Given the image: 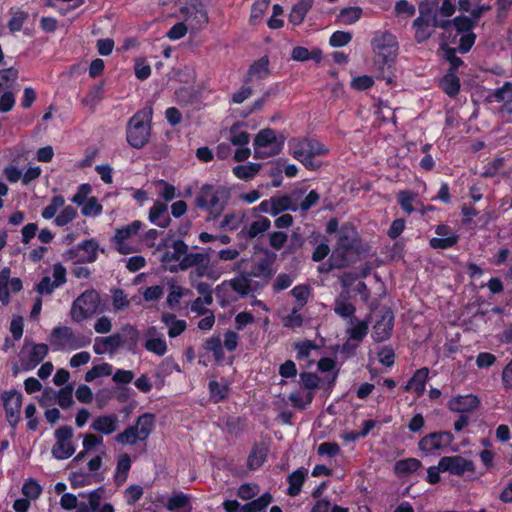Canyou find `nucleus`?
Returning <instances> with one entry per match:
<instances>
[{
    "label": "nucleus",
    "mask_w": 512,
    "mask_h": 512,
    "mask_svg": "<svg viewBox=\"0 0 512 512\" xmlns=\"http://www.w3.org/2000/svg\"><path fill=\"white\" fill-rule=\"evenodd\" d=\"M360 241L353 227L344 225L339 231V237L329 262L330 268H343L357 261Z\"/></svg>",
    "instance_id": "1"
},
{
    "label": "nucleus",
    "mask_w": 512,
    "mask_h": 512,
    "mask_svg": "<svg viewBox=\"0 0 512 512\" xmlns=\"http://www.w3.org/2000/svg\"><path fill=\"white\" fill-rule=\"evenodd\" d=\"M152 113V107H147L136 112L128 121L126 138L133 148L141 149L149 142Z\"/></svg>",
    "instance_id": "2"
},
{
    "label": "nucleus",
    "mask_w": 512,
    "mask_h": 512,
    "mask_svg": "<svg viewBox=\"0 0 512 512\" xmlns=\"http://www.w3.org/2000/svg\"><path fill=\"white\" fill-rule=\"evenodd\" d=\"M328 148L325 147L316 139L303 138L293 143V157L301 162L308 170H318L321 167V162L315 160L316 156L325 155L328 153Z\"/></svg>",
    "instance_id": "3"
},
{
    "label": "nucleus",
    "mask_w": 512,
    "mask_h": 512,
    "mask_svg": "<svg viewBox=\"0 0 512 512\" xmlns=\"http://www.w3.org/2000/svg\"><path fill=\"white\" fill-rule=\"evenodd\" d=\"M154 427L155 415L146 412L137 418L135 425H130L123 432L117 434L115 440L120 444L134 445L138 441L147 440Z\"/></svg>",
    "instance_id": "4"
},
{
    "label": "nucleus",
    "mask_w": 512,
    "mask_h": 512,
    "mask_svg": "<svg viewBox=\"0 0 512 512\" xmlns=\"http://www.w3.org/2000/svg\"><path fill=\"white\" fill-rule=\"evenodd\" d=\"M100 305V295L94 289L84 291L73 302L70 310L71 318L81 322L94 315Z\"/></svg>",
    "instance_id": "5"
},
{
    "label": "nucleus",
    "mask_w": 512,
    "mask_h": 512,
    "mask_svg": "<svg viewBox=\"0 0 512 512\" xmlns=\"http://www.w3.org/2000/svg\"><path fill=\"white\" fill-rule=\"evenodd\" d=\"M374 50L376 53L375 64L382 70L384 66L391 68L398 50L395 37L388 32L383 33L379 38L374 40Z\"/></svg>",
    "instance_id": "6"
},
{
    "label": "nucleus",
    "mask_w": 512,
    "mask_h": 512,
    "mask_svg": "<svg viewBox=\"0 0 512 512\" xmlns=\"http://www.w3.org/2000/svg\"><path fill=\"white\" fill-rule=\"evenodd\" d=\"M54 436L56 441L51 449L52 456L57 460L71 457L76 451L73 428L68 425L60 426L55 430Z\"/></svg>",
    "instance_id": "7"
},
{
    "label": "nucleus",
    "mask_w": 512,
    "mask_h": 512,
    "mask_svg": "<svg viewBox=\"0 0 512 512\" xmlns=\"http://www.w3.org/2000/svg\"><path fill=\"white\" fill-rule=\"evenodd\" d=\"M3 407L5 409L6 419L12 427L20 421L22 395L19 391L12 389L2 394Z\"/></svg>",
    "instance_id": "8"
},
{
    "label": "nucleus",
    "mask_w": 512,
    "mask_h": 512,
    "mask_svg": "<svg viewBox=\"0 0 512 512\" xmlns=\"http://www.w3.org/2000/svg\"><path fill=\"white\" fill-rule=\"evenodd\" d=\"M48 346L46 344L25 345L22 348L20 361L24 370L35 368L47 355Z\"/></svg>",
    "instance_id": "9"
},
{
    "label": "nucleus",
    "mask_w": 512,
    "mask_h": 512,
    "mask_svg": "<svg viewBox=\"0 0 512 512\" xmlns=\"http://www.w3.org/2000/svg\"><path fill=\"white\" fill-rule=\"evenodd\" d=\"M442 471H448L454 475H463L465 472H474V463L462 456H445L440 459Z\"/></svg>",
    "instance_id": "10"
},
{
    "label": "nucleus",
    "mask_w": 512,
    "mask_h": 512,
    "mask_svg": "<svg viewBox=\"0 0 512 512\" xmlns=\"http://www.w3.org/2000/svg\"><path fill=\"white\" fill-rule=\"evenodd\" d=\"M454 437L450 432H433L419 441V448L425 452L439 450L451 444Z\"/></svg>",
    "instance_id": "11"
},
{
    "label": "nucleus",
    "mask_w": 512,
    "mask_h": 512,
    "mask_svg": "<svg viewBox=\"0 0 512 512\" xmlns=\"http://www.w3.org/2000/svg\"><path fill=\"white\" fill-rule=\"evenodd\" d=\"M119 348H124L129 352L135 353L138 347L140 333L137 328L131 324H125L120 331L115 333Z\"/></svg>",
    "instance_id": "12"
},
{
    "label": "nucleus",
    "mask_w": 512,
    "mask_h": 512,
    "mask_svg": "<svg viewBox=\"0 0 512 512\" xmlns=\"http://www.w3.org/2000/svg\"><path fill=\"white\" fill-rule=\"evenodd\" d=\"M50 343L55 349L75 347L76 337L70 327L60 326L52 330L50 335Z\"/></svg>",
    "instance_id": "13"
},
{
    "label": "nucleus",
    "mask_w": 512,
    "mask_h": 512,
    "mask_svg": "<svg viewBox=\"0 0 512 512\" xmlns=\"http://www.w3.org/2000/svg\"><path fill=\"white\" fill-rule=\"evenodd\" d=\"M276 142V135L272 129L266 128L261 130L254 139L255 157L271 156L277 153V150L265 152L262 149L269 147Z\"/></svg>",
    "instance_id": "14"
},
{
    "label": "nucleus",
    "mask_w": 512,
    "mask_h": 512,
    "mask_svg": "<svg viewBox=\"0 0 512 512\" xmlns=\"http://www.w3.org/2000/svg\"><path fill=\"white\" fill-rule=\"evenodd\" d=\"M230 193L225 187H218L215 190V194L210 197L209 206L205 208L209 211L210 218L216 219L225 209V206L229 200Z\"/></svg>",
    "instance_id": "15"
},
{
    "label": "nucleus",
    "mask_w": 512,
    "mask_h": 512,
    "mask_svg": "<svg viewBox=\"0 0 512 512\" xmlns=\"http://www.w3.org/2000/svg\"><path fill=\"white\" fill-rule=\"evenodd\" d=\"M394 315L392 311L386 310L380 320H378L373 327V335L377 342H382L388 339L393 329Z\"/></svg>",
    "instance_id": "16"
},
{
    "label": "nucleus",
    "mask_w": 512,
    "mask_h": 512,
    "mask_svg": "<svg viewBox=\"0 0 512 512\" xmlns=\"http://www.w3.org/2000/svg\"><path fill=\"white\" fill-rule=\"evenodd\" d=\"M118 424L116 414L100 415L92 421L91 429L103 435H110L118 430Z\"/></svg>",
    "instance_id": "17"
},
{
    "label": "nucleus",
    "mask_w": 512,
    "mask_h": 512,
    "mask_svg": "<svg viewBox=\"0 0 512 512\" xmlns=\"http://www.w3.org/2000/svg\"><path fill=\"white\" fill-rule=\"evenodd\" d=\"M480 404V401L477 396L469 394L464 396H456L453 397L449 403L448 407L451 411L458 413H466L475 410Z\"/></svg>",
    "instance_id": "18"
},
{
    "label": "nucleus",
    "mask_w": 512,
    "mask_h": 512,
    "mask_svg": "<svg viewBox=\"0 0 512 512\" xmlns=\"http://www.w3.org/2000/svg\"><path fill=\"white\" fill-rule=\"evenodd\" d=\"M264 255L265 257L254 267L250 276L263 277L269 280L274 275L272 266L275 263L277 256L274 252L269 250H264Z\"/></svg>",
    "instance_id": "19"
},
{
    "label": "nucleus",
    "mask_w": 512,
    "mask_h": 512,
    "mask_svg": "<svg viewBox=\"0 0 512 512\" xmlns=\"http://www.w3.org/2000/svg\"><path fill=\"white\" fill-rule=\"evenodd\" d=\"M167 210L165 203L156 201L149 211V220L161 228H167L171 223Z\"/></svg>",
    "instance_id": "20"
},
{
    "label": "nucleus",
    "mask_w": 512,
    "mask_h": 512,
    "mask_svg": "<svg viewBox=\"0 0 512 512\" xmlns=\"http://www.w3.org/2000/svg\"><path fill=\"white\" fill-rule=\"evenodd\" d=\"M269 63L268 56H263L254 61L248 69L246 82L252 81L253 79H264L269 76Z\"/></svg>",
    "instance_id": "21"
},
{
    "label": "nucleus",
    "mask_w": 512,
    "mask_h": 512,
    "mask_svg": "<svg viewBox=\"0 0 512 512\" xmlns=\"http://www.w3.org/2000/svg\"><path fill=\"white\" fill-rule=\"evenodd\" d=\"M349 291L345 290L335 300L334 312L342 318H350L354 315L356 308L349 302Z\"/></svg>",
    "instance_id": "22"
},
{
    "label": "nucleus",
    "mask_w": 512,
    "mask_h": 512,
    "mask_svg": "<svg viewBox=\"0 0 512 512\" xmlns=\"http://www.w3.org/2000/svg\"><path fill=\"white\" fill-rule=\"evenodd\" d=\"M119 348L116 334H112L107 337H98L95 339L93 350L97 355L105 353L114 354Z\"/></svg>",
    "instance_id": "23"
},
{
    "label": "nucleus",
    "mask_w": 512,
    "mask_h": 512,
    "mask_svg": "<svg viewBox=\"0 0 512 512\" xmlns=\"http://www.w3.org/2000/svg\"><path fill=\"white\" fill-rule=\"evenodd\" d=\"M429 370L426 367L418 369L412 378L408 381L405 390H413L418 396H421L425 391V384L428 379Z\"/></svg>",
    "instance_id": "24"
},
{
    "label": "nucleus",
    "mask_w": 512,
    "mask_h": 512,
    "mask_svg": "<svg viewBox=\"0 0 512 512\" xmlns=\"http://www.w3.org/2000/svg\"><path fill=\"white\" fill-rule=\"evenodd\" d=\"M306 475L307 470L305 468H299L298 470L294 471L288 476L287 480L289 483V487L287 490V494L289 496L295 497L300 493Z\"/></svg>",
    "instance_id": "25"
},
{
    "label": "nucleus",
    "mask_w": 512,
    "mask_h": 512,
    "mask_svg": "<svg viewBox=\"0 0 512 512\" xmlns=\"http://www.w3.org/2000/svg\"><path fill=\"white\" fill-rule=\"evenodd\" d=\"M130 468V456L126 453L120 455L117 461L116 473L114 476V481L117 486H121L127 480Z\"/></svg>",
    "instance_id": "26"
},
{
    "label": "nucleus",
    "mask_w": 512,
    "mask_h": 512,
    "mask_svg": "<svg viewBox=\"0 0 512 512\" xmlns=\"http://www.w3.org/2000/svg\"><path fill=\"white\" fill-rule=\"evenodd\" d=\"M270 226V220L266 217H261L259 220L254 221L248 228L243 229L240 235L253 239L269 230Z\"/></svg>",
    "instance_id": "27"
},
{
    "label": "nucleus",
    "mask_w": 512,
    "mask_h": 512,
    "mask_svg": "<svg viewBox=\"0 0 512 512\" xmlns=\"http://www.w3.org/2000/svg\"><path fill=\"white\" fill-rule=\"evenodd\" d=\"M209 257L204 253H190L185 254L179 263V269L182 271L196 265H207Z\"/></svg>",
    "instance_id": "28"
},
{
    "label": "nucleus",
    "mask_w": 512,
    "mask_h": 512,
    "mask_svg": "<svg viewBox=\"0 0 512 512\" xmlns=\"http://www.w3.org/2000/svg\"><path fill=\"white\" fill-rule=\"evenodd\" d=\"M267 456V448L264 445H254L248 457V468L251 470L258 469L265 461Z\"/></svg>",
    "instance_id": "29"
},
{
    "label": "nucleus",
    "mask_w": 512,
    "mask_h": 512,
    "mask_svg": "<svg viewBox=\"0 0 512 512\" xmlns=\"http://www.w3.org/2000/svg\"><path fill=\"white\" fill-rule=\"evenodd\" d=\"M173 252L167 251L161 257V262L169 263L172 261H178L188 251V246L183 240H176L172 244Z\"/></svg>",
    "instance_id": "30"
},
{
    "label": "nucleus",
    "mask_w": 512,
    "mask_h": 512,
    "mask_svg": "<svg viewBox=\"0 0 512 512\" xmlns=\"http://www.w3.org/2000/svg\"><path fill=\"white\" fill-rule=\"evenodd\" d=\"M215 190L216 188H214V186L211 184L202 185L195 197V206L202 210L208 208L210 197L215 194Z\"/></svg>",
    "instance_id": "31"
},
{
    "label": "nucleus",
    "mask_w": 512,
    "mask_h": 512,
    "mask_svg": "<svg viewBox=\"0 0 512 512\" xmlns=\"http://www.w3.org/2000/svg\"><path fill=\"white\" fill-rule=\"evenodd\" d=\"M270 5V0H256L251 8L249 22L252 25H257L262 21L264 14L267 12Z\"/></svg>",
    "instance_id": "32"
},
{
    "label": "nucleus",
    "mask_w": 512,
    "mask_h": 512,
    "mask_svg": "<svg viewBox=\"0 0 512 512\" xmlns=\"http://www.w3.org/2000/svg\"><path fill=\"white\" fill-rule=\"evenodd\" d=\"M273 500V497L270 493H264L258 499H255L243 506H241V511L245 512H260L264 510Z\"/></svg>",
    "instance_id": "33"
},
{
    "label": "nucleus",
    "mask_w": 512,
    "mask_h": 512,
    "mask_svg": "<svg viewBox=\"0 0 512 512\" xmlns=\"http://www.w3.org/2000/svg\"><path fill=\"white\" fill-rule=\"evenodd\" d=\"M415 28V39L418 43L424 42L430 38L432 32L429 30V21L422 16L416 18L413 22Z\"/></svg>",
    "instance_id": "34"
},
{
    "label": "nucleus",
    "mask_w": 512,
    "mask_h": 512,
    "mask_svg": "<svg viewBox=\"0 0 512 512\" xmlns=\"http://www.w3.org/2000/svg\"><path fill=\"white\" fill-rule=\"evenodd\" d=\"M271 200L273 206V216L278 215L279 213L286 210L296 211L298 209V206L293 203L292 198L287 195L282 197H272Z\"/></svg>",
    "instance_id": "35"
},
{
    "label": "nucleus",
    "mask_w": 512,
    "mask_h": 512,
    "mask_svg": "<svg viewBox=\"0 0 512 512\" xmlns=\"http://www.w3.org/2000/svg\"><path fill=\"white\" fill-rule=\"evenodd\" d=\"M421 462L415 458H407L404 460H399L394 465V470L399 475H404L408 473L415 472L418 468H420Z\"/></svg>",
    "instance_id": "36"
},
{
    "label": "nucleus",
    "mask_w": 512,
    "mask_h": 512,
    "mask_svg": "<svg viewBox=\"0 0 512 512\" xmlns=\"http://www.w3.org/2000/svg\"><path fill=\"white\" fill-rule=\"evenodd\" d=\"M141 227V221L135 220L124 227L116 229L115 235L113 237L118 240H127L133 235H136L141 229Z\"/></svg>",
    "instance_id": "37"
},
{
    "label": "nucleus",
    "mask_w": 512,
    "mask_h": 512,
    "mask_svg": "<svg viewBox=\"0 0 512 512\" xmlns=\"http://www.w3.org/2000/svg\"><path fill=\"white\" fill-rule=\"evenodd\" d=\"M261 169V164L251 163L248 165H239L233 168V173L240 179L248 180L254 177Z\"/></svg>",
    "instance_id": "38"
},
{
    "label": "nucleus",
    "mask_w": 512,
    "mask_h": 512,
    "mask_svg": "<svg viewBox=\"0 0 512 512\" xmlns=\"http://www.w3.org/2000/svg\"><path fill=\"white\" fill-rule=\"evenodd\" d=\"M205 349L213 353L217 362L224 359V351L222 348V340L220 336H212L205 341Z\"/></svg>",
    "instance_id": "39"
},
{
    "label": "nucleus",
    "mask_w": 512,
    "mask_h": 512,
    "mask_svg": "<svg viewBox=\"0 0 512 512\" xmlns=\"http://www.w3.org/2000/svg\"><path fill=\"white\" fill-rule=\"evenodd\" d=\"M112 373V366L108 363H102L100 365L93 366L89 371L85 374V381L92 382L96 378L102 376H109Z\"/></svg>",
    "instance_id": "40"
},
{
    "label": "nucleus",
    "mask_w": 512,
    "mask_h": 512,
    "mask_svg": "<svg viewBox=\"0 0 512 512\" xmlns=\"http://www.w3.org/2000/svg\"><path fill=\"white\" fill-rule=\"evenodd\" d=\"M442 89L444 92L453 97L459 93L460 80L453 74H447L442 80Z\"/></svg>",
    "instance_id": "41"
},
{
    "label": "nucleus",
    "mask_w": 512,
    "mask_h": 512,
    "mask_svg": "<svg viewBox=\"0 0 512 512\" xmlns=\"http://www.w3.org/2000/svg\"><path fill=\"white\" fill-rule=\"evenodd\" d=\"M18 78V71L14 68L0 70V93L12 87Z\"/></svg>",
    "instance_id": "42"
},
{
    "label": "nucleus",
    "mask_w": 512,
    "mask_h": 512,
    "mask_svg": "<svg viewBox=\"0 0 512 512\" xmlns=\"http://www.w3.org/2000/svg\"><path fill=\"white\" fill-rule=\"evenodd\" d=\"M356 322L357 324L355 326L348 329V333L350 339L361 342L368 333V323L367 321H357L356 319H351L352 324Z\"/></svg>",
    "instance_id": "43"
},
{
    "label": "nucleus",
    "mask_w": 512,
    "mask_h": 512,
    "mask_svg": "<svg viewBox=\"0 0 512 512\" xmlns=\"http://www.w3.org/2000/svg\"><path fill=\"white\" fill-rule=\"evenodd\" d=\"M10 278V269L3 268L0 271V301L2 304L7 305L10 301V295L8 290Z\"/></svg>",
    "instance_id": "44"
},
{
    "label": "nucleus",
    "mask_w": 512,
    "mask_h": 512,
    "mask_svg": "<svg viewBox=\"0 0 512 512\" xmlns=\"http://www.w3.org/2000/svg\"><path fill=\"white\" fill-rule=\"evenodd\" d=\"M22 493L29 500H35L41 495L42 487L35 479L30 478L23 484Z\"/></svg>",
    "instance_id": "45"
},
{
    "label": "nucleus",
    "mask_w": 512,
    "mask_h": 512,
    "mask_svg": "<svg viewBox=\"0 0 512 512\" xmlns=\"http://www.w3.org/2000/svg\"><path fill=\"white\" fill-rule=\"evenodd\" d=\"M144 347L147 351L156 354L157 356H163L167 352L166 342L162 338H148L144 343Z\"/></svg>",
    "instance_id": "46"
},
{
    "label": "nucleus",
    "mask_w": 512,
    "mask_h": 512,
    "mask_svg": "<svg viewBox=\"0 0 512 512\" xmlns=\"http://www.w3.org/2000/svg\"><path fill=\"white\" fill-rule=\"evenodd\" d=\"M112 305L115 311H121L130 305L127 295L120 288L112 289Z\"/></svg>",
    "instance_id": "47"
},
{
    "label": "nucleus",
    "mask_w": 512,
    "mask_h": 512,
    "mask_svg": "<svg viewBox=\"0 0 512 512\" xmlns=\"http://www.w3.org/2000/svg\"><path fill=\"white\" fill-rule=\"evenodd\" d=\"M72 393H73L72 385H66L65 387H63L59 390V392L57 394V402L61 408L67 409L74 404Z\"/></svg>",
    "instance_id": "48"
},
{
    "label": "nucleus",
    "mask_w": 512,
    "mask_h": 512,
    "mask_svg": "<svg viewBox=\"0 0 512 512\" xmlns=\"http://www.w3.org/2000/svg\"><path fill=\"white\" fill-rule=\"evenodd\" d=\"M230 286L235 292L245 296L250 292V279L246 275L236 277L230 281Z\"/></svg>",
    "instance_id": "49"
},
{
    "label": "nucleus",
    "mask_w": 512,
    "mask_h": 512,
    "mask_svg": "<svg viewBox=\"0 0 512 512\" xmlns=\"http://www.w3.org/2000/svg\"><path fill=\"white\" fill-rule=\"evenodd\" d=\"M509 98H512V83L505 82L502 87L496 89L491 95H489L488 100L492 101L491 99H494L497 102H502Z\"/></svg>",
    "instance_id": "50"
},
{
    "label": "nucleus",
    "mask_w": 512,
    "mask_h": 512,
    "mask_svg": "<svg viewBox=\"0 0 512 512\" xmlns=\"http://www.w3.org/2000/svg\"><path fill=\"white\" fill-rule=\"evenodd\" d=\"M230 141L235 146H244L249 143L250 136L246 131H239L237 125H233L230 129Z\"/></svg>",
    "instance_id": "51"
},
{
    "label": "nucleus",
    "mask_w": 512,
    "mask_h": 512,
    "mask_svg": "<svg viewBox=\"0 0 512 512\" xmlns=\"http://www.w3.org/2000/svg\"><path fill=\"white\" fill-rule=\"evenodd\" d=\"M81 212L84 216H96L102 212V205L95 197H91L84 202Z\"/></svg>",
    "instance_id": "52"
},
{
    "label": "nucleus",
    "mask_w": 512,
    "mask_h": 512,
    "mask_svg": "<svg viewBox=\"0 0 512 512\" xmlns=\"http://www.w3.org/2000/svg\"><path fill=\"white\" fill-rule=\"evenodd\" d=\"M362 14L360 7H348L340 11L339 17L343 19L345 24H352L356 22Z\"/></svg>",
    "instance_id": "53"
},
{
    "label": "nucleus",
    "mask_w": 512,
    "mask_h": 512,
    "mask_svg": "<svg viewBox=\"0 0 512 512\" xmlns=\"http://www.w3.org/2000/svg\"><path fill=\"white\" fill-rule=\"evenodd\" d=\"M189 504V497L183 493H178L170 497L167 501L166 508L169 511L184 508Z\"/></svg>",
    "instance_id": "54"
},
{
    "label": "nucleus",
    "mask_w": 512,
    "mask_h": 512,
    "mask_svg": "<svg viewBox=\"0 0 512 512\" xmlns=\"http://www.w3.org/2000/svg\"><path fill=\"white\" fill-rule=\"evenodd\" d=\"M458 32H468L470 31L476 24V22L472 19V17L467 16H458L451 21Z\"/></svg>",
    "instance_id": "55"
},
{
    "label": "nucleus",
    "mask_w": 512,
    "mask_h": 512,
    "mask_svg": "<svg viewBox=\"0 0 512 512\" xmlns=\"http://www.w3.org/2000/svg\"><path fill=\"white\" fill-rule=\"evenodd\" d=\"M77 215V211L72 206H66L55 218V223L58 226H65L70 223Z\"/></svg>",
    "instance_id": "56"
},
{
    "label": "nucleus",
    "mask_w": 512,
    "mask_h": 512,
    "mask_svg": "<svg viewBox=\"0 0 512 512\" xmlns=\"http://www.w3.org/2000/svg\"><path fill=\"white\" fill-rule=\"evenodd\" d=\"M28 14L24 11H17L8 22V28L12 33L22 29L23 23L27 20Z\"/></svg>",
    "instance_id": "57"
},
{
    "label": "nucleus",
    "mask_w": 512,
    "mask_h": 512,
    "mask_svg": "<svg viewBox=\"0 0 512 512\" xmlns=\"http://www.w3.org/2000/svg\"><path fill=\"white\" fill-rule=\"evenodd\" d=\"M457 240V235H451L446 238H432L430 240V245L434 249H447L454 246L457 243Z\"/></svg>",
    "instance_id": "58"
},
{
    "label": "nucleus",
    "mask_w": 512,
    "mask_h": 512,
    "mask_svg": "<svg viewBox=\"0 0 512 512\" xmlns=\"http://www.w3.org/2000/svg\"><path fill=\"white\" fill-rule=\"evenodd\" d=\"M209 390L211 398L215 402H219L226 397L227 386L220 385L217 381L213 380L209 382Z\"/></svg>",
    "instance_id": "59"
},
{
    "label": "nucleus",
    "mask_w": 512,
    "mask_h": 512,
    "mask_svg": "<svg viewBox=\"0 0 512 512\" xmlns=\"http://www.w3.org/2000/svg\"><path fill=\"white\" fill-rule=\"evenodd\" d=\"M287 240L288 235L282 231H275L269 235V244L275 250L282 249Z\"/></svg>",
    "instance_id": "60"
},
{
    "label": "nucleus",
    "mask_w": 512,
    "mask_h": 512,
    "mask_svg": "<svg viewBox=\"0 0 512 512\" xmlns=\"http://www.w3.org/2000/svg\"><path fill=\"white\" fill-rule=\"evenodd\" d=\"M340 446L335 442H323L318 446L317 453L321 456L334 457L340 453Z\"/></svg>",
    "instance_id": "61"
},
{
    "label": "nucleus",
    "mask_w": 512,
    "mask_h": 512,
    "mask_svg": "<svg viewBox=\"0 0 512 512\" xmlns=\"http://www.w3.org/2000/svg\"><path fill=\"white\" fill-rule=\"evenodd\" d=\"M259 492L256 484L245 483L238 488L237 495L243 500L252 499Z\"/></svg>",
    "instance_id": "62"
},
{
    "label": "nucleus",
    "mask_w": 512,
    "mask_h": 512,
    "mask_svg": "<svg viewBox=\"0 0 512 512\" xmlns=\"http://www.w3.org/2000/svg\"><path fill=\"white\" fill-rule=\"evenodd\" d=\"M352 39V35L349 32L336 31L330 37V44L333 47H341L348 44Z\"/></svg>",
    "instance_id": "63"
},
{
    "label": "nucleus",
    "mask_w": 512,
    "mask_h": 512,
    "mask_svg": "<svg viewBox=\"0 0 512 512\" xmlns=\"http://www.w3.org/2000/svg\"><path fill=\"white\" fill-rule=\"evenodd\" d=\"M394 12L397 16L405 15L406 17H412L416 9L407 0H400L395 4Z\"/></svg>",
    "instance_id": "64"
}]
</instances>
